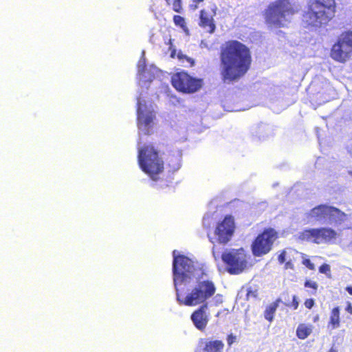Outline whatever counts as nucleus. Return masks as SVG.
Wrapping results in <instances>:
<instances>
[{
    "instance_id": "nucleus-15",
    "label": "nucleus",
    "mask_w": 352,
    "mask_h": 352,
    "mask_svg": "<svg viewBox=\"0 0 352 352\" xmlns=\"http://www.w3.org/2000/svg\"><path fill=\"white\" fill-rule=\"evenodd\" d=\"M330 206L327 204H320L313 208L308 213L307 217L316 221H326Z\"/></svg>"
},
{
    "instance_id": "nucleus-21",
    "label": "nucleus",
    "mask_w": 352,
    "mask_h": 352,
    "mask_svg": "<svg viewBox=\"0 0 352 352\" xmlns=\"http://www.w3.org/2000/svg\"><path fill=\"white\" fill-rule=\"evenodd\" d=\"M177 58L184 66L192 67L195 65V60L184 54L182 51L177 52Z\"/></svg>"
},
{
    "instance_id": "nucleus-16",
    "label": "nucleus",
    "mask_w": 352,
    "mask_h": 352,
    "mask_svg": "<svg viewBox=\"0 0 352 352\" xmlns=\"http://www.w3.org/2000/svg\"><path fill=\"white\" fill-rule=\"evenodd\" d=\"M329 209L327 220L330 224L341 225L347 220V214L338 208L331 206Z\"/></svg>"
},
{
    "instance_id": "nucleus-24",
    "label": "nucleus",
    "mask_w": 352,
    "mask_h": 352,
    "mask_svg": "<svg viewBox=\"0 0 352 352\" xmlns=\"http://www.w3.org/2000/svg\"><path fill=\"white\" fill-rule=\"evenodd\" d=\"M286 307L292 308L294 310H296L299 307V302L298 297L296 295L292 296V301L291 302L285 303Z\"/></svg>"
},
{
    "instance_id": "nucleus-18",
    "label": "nucleus",
    "mask_w": 352,
    "mask_h": 352,
    "mask_svg": "<svg viewBox=\"0 0 352 352\" xmlns=\"http://www.w3.org/2000/svg\"><path fill=\"white\" fill-rule=\"evenodd\" d=\"M223 348V342L221 340H215L206 342L203 351L204 352H222Z\"/></svg>"
},
{
    "instance_id": "nucleus-4",
    "label": "nucleus",
    "mask_w": 352,
    "mask_h": 352,
    "mask_svg": "<svg viewBox=\"0 0 352 352\" xmlns=\"http://www.w3.org/2000/svg\"><path fill=\"white\" fill-rule=\"evenodd\" d=\"M299 10L298 6L290 0H276L267 5L263 16L268 28L279 29L287 27L290 17Z\"/></svg>"
},
{
    "instance_id": "nucleus-12",
    "label": "nucleus",
    "mask_w": 352,
    "mask_h": 352,
    "mask_svg": "<svg viewBox=\"0 0 352 352\" xmlns=\"http://www.w3.org/2000/svg\"><path fill=\"white\" fill-rule=\"evenodd\" d=\"M217 6L215 3H212L210 11L202 9L199 12V25L206 30L209 34H212L216 30V25L214 17L217 14Z\"/></svg>"
},
{
    "instance_id": "nucleus-8",
    "label": "nucleus",
    "mask_w": 352,
    "mask_h": 352,
    "mask_svg": "<svg viewBox=\"0 0 352 352\" xmlns=\"http://www.w3.org/2000/svg\"><path fill=\"white\" fill-rule=\"evenodd\" d=\"M279 238L278 232L273 228H264L252 241L251 250L256 257L267 254L273 248L275 241Z\"/></svg>"
},
{
    "instance_id": "nucleus-5",
    "label": "nucleus",
    "mask_w": 352,
    "mask_h": 352,
    "mask_svg": "<svg viewBox=\"0 0 352 352\" xmlns=\"http://www.w3.org/2000/svg\"><path fill=\"white\" fill-rule=\"evenodd\" d=\"M138 162L140 169L154 181L160 179L159 175L164 170L163 158L152 144H145L138 149Z\"/></svg>"
},
{
    "instance_id": "nucleus-35",
    "label": "nucleus",
    "mask_w": 352,
    "mask_h": 352,
    "mask_svg": "<svg viewBox=\"0 0 352 352\" xmlns=\"http://www.w3.org/2000/svg\"><path fill=\"white\" fill-rule=\"evenodd\" d=\"M345 289L349 293V294L352 296V286L349 285L345 288Z\"/></svg>"
},
{
    "instance_id": "nucleus-36",
    "label": "nucleus",
    "mask_w": 352,
    "mask_h": 352,
    "mask_svg": "<svg viewBox=\"0 0 352 352\" xmlns=\"http://www.w3.org/2000/svg\"><path fill=\"white\" fill-rule=\"evenodd\" d=\"M327 352H338V351L336 349L331 347Z\"/></svg>"
},
{
    "instance_id": "nucleus-13",
    "label": "nucleus",
    "mask_w": 352,
    "mask_h": 352,
    "mask_svg": "<svg viewBox=\"0 0 352 352\" xmlns=\"http://www.w3.org/2000/svg\"><path fill=\"white\" fill-rule=\"evenodd\" d=\"M204 301L200 303L201 305L196 310H195L190 316V319L195 327L200 330L204 331L209 321L208 310V303Z\"/></svg>"
},
{
    "instance_id": "nucleus-32",
    "label": "nucleus",
    "mask_w": 352,
    "mask_h": 352,
    "mask_svg": "<svg viewBox=\"0 0 352 352\" xmlns=\"http://www.w3.org/2000/svg\"><path fill=\"white\" fill-rule=\"evenodd\" d=\"M286 252L285 250L282 251L281 253L278 256V261L280 264L285 262Z\"/></svg>"
},
{
    "instance_id": "nucleus-30",
    "label": "nucleus",
    "mask_w": 352,
    "mask_h": 352,
    "mask_svg": "<svg viewBox=\"0 0 352 352\" xmlns=\"http://www.w3.org/2000/svg\"><path fill=\"white\" fill-rule=\"evenodd\" d=\"M169 50L170 51V56L172 58H177V53L175 47L173 46L172 42L170 41Z\"/></svg>"
},
{
    "instance_id": "nucleus-25",
    "label": "nucleus",
    "mask_w": 352,
    "mask_h": 352,
    "mask_svg": "<svg viewBox=\"0 0 352 352\" xmlns=\"http://www.w3.org/2000/svg\"><path fill=\"white\" fill-rule=\"evenodd\" d=\"M319 272L321 274H324L327 276H330L331 275V267L329 264L323 263L319 267Z\"/></svg>"
},
{
    "instance_id": "nucleus-2",
    "label": "nucleus",
    "mask_w": 352,
    "mask_h": 352,
    "mask_svg": "<svg viewBox=\"0 0 352 352\" xmlns=\"http://www.w3.org/2000/svg\"><path fill=\"white\" fill-rule=\"evenodd\" d=\"M219 59L221 78L228 84L243 78L252 62L250 48L237 40H229L220 46Z\"/></svg>"
},
{
    "instance_id": "nucleus-23",
    "label": "nucleus",
    "mask_w": 352,
    "mask_h": 352,
    "mask_svg": "<svg viewBox=\"0 0 352 352\" xmlns=\"http://www.w3.org/2000/svg\"><path fill=\"white\" fill-rule=\"evenodd\" d=\"M305 287L312 289L311 294L315 295L317 292L318 285L316 282L310 280H306L304 283Z\"/></svg>"
},
{
    "instance_id": "nucleus-14",
    "label": "nucleus",
    "mask_w": 352,
    "mask_h": 352,
    "mask_svg": "<svg viewBox=\"0 0 352 352\" xmlns=\"http://www.w3.org/2000/svg\"><path fill=\"white\" fill-rule=\"evenodd\" d=\"M155 115L153 111L146 113L138 110V126L140 129L144 131L146 135L151 134L150 129L153 127Z\"/></svg>"
},
{
    "instance_id": "nucleus-31",
    "label": "nucleus",
    "mask_w": 352,
    "mask_h": 352,
    "mask_svg": "<svg viewBox=\"0 0 352 352\" xmlns=\"http://www.w3.org/2000/svg\"><path fill=\"white\" fill-rule=\"evenodd\" d=\"M236 340V337L234 335H233L232 333L228 335L227 342L229 346H230L234 342H235Z\"/></svg>"
},
{
    "instance_id": "nucleus-9",
    "label": "nucleus",
    "mask_w": 352,
    "mask_h": 352,
    "mask_svg": "<svg viewBox=\"0 0 352 352\" xmlns=\"http://www.w3.org/2000/svg\"><path fill=\"white\" fill-rule=\"evenodd\" d=\"M234 219L231 215H226L224 218L217 223L213 234L214 236L208 233L207 236L210 243L226 245L231 241L235 231Z\"/></svg>"
},
{
    "instance_id": "nucleus-7",
    "label": "nucleus",
    "mask_w": 352,
    "mask_h": 352,
    "mask_svg": "<svg viewBox=\"0 0 352 352\" xmlns=\"http://www.w3.org/2000/svg\"><path fill=\"white\" fill-rule=\"evenodd\" d=\"M330 57L339 63L352 58V30L342 32L330 49Z\"/></svg>"
},
{
    "instance_id": "nucleus-26",
    "label": "nucleus",
    "mask_w": 352,
    "mask_h": 352,
    "mask_svg": "<svg viewBox=\"0 0 352 352\" xmlns=\"http://www.w3.org/2000/svg\"><path fill=\"white\" fill-rule=\"evenodd\" d=\"M302 264L307 267L310 270H315L314 264L311 261V260L308 258H303L302 261Z\"/></svg>"
},
{
    "instance_id": "nucleus-19",
    "label": "nucleus",
    "mask_w": 352,
    "mask_h": 352,
    "mask_svg": "<svg viewBox=\"0 0 352 352\" xmlns=\"http://www.w3.org/2000/svg\"><path fill=\"white\" fill-rule=\"evenodd\" d=\"M312 331L313 327L311 324L300 323L296 328V336L300 340H305L311 334Z\"/></svg>"
},
{
    "instance_id": "nucleus-34",
    "label": "nucleus",
    "mask_w": 352,
    "mask_h": 352,
    "mask_svg": "<svg viewBox=\"0 0 352 352\" xmlns=\"http://www.w3.org/2000/svg\"><path fill=\"white\" fill-rule=\"evenodd\" d=\"M345 309L349 314H352V305L350 302H348Z\"/></svg>"
},
{
    "instance_id": "nucleus-28",
    "label": "nucleus",
    "mask_w": 352,
    "mask_h": 352,
    "mask_svg": "<svg viewBox=\"0 0 352 352\" xmlns=\"http://www.w3.org/2000/svg\"><path fill=\"white\" fill-rule=\"evenodd\" d=\"M257 296L256 290H252L250 287L248 289L246 294V299L249 300L250 298H256Z\"/></svg>"
},
{
    "instance_id": "nucleus-20",
    "label": "nucleus",
    "mask_w": 352,
    "mask_h": 352,
    "mask_svg": "<svg viewBox=\"0 0 352 352\" xmlns=\"http://www.w3.org/2000/svg\"><path fill=\"white\" fill-rule=\"evenodd\" d=\"M281 300L280 298H277L275 301L269 305L265 309L263 314L264 317L270 322L273 321L274 314Z\"/></svg>"
},
{
    "instance_id": "nucleus-17",
    "label": "nucleus",
    "mask_w": 352,
    "mask_h": 352,
    "mask_svg": "<svg viewBox=\"0 0 352 352\" xmlns=\"http://www.w3.org/2000/svg\"><path fill=\"white\" fill-rule=\"evenodd\" d=\"M340 326V309L339 307H333L330 312L327 327L333 330Z\"/></svg>"
},
{
    "instance_id": "nucleus-27",
    "label": "nucleus",
    "mask_w": 352,
    "mask_h": 352,
    "mask_svg": "<svg viewBox=\"0 0 352 352\" xmlns=\"http://www.w3.org/2000/svg\"><path fill=\"white\" fill-rule=\"evenodd\" d=\"M304 305L306 308L311 309L315 305V300L313 298H307L304 301Z\"/></svg>"
},
{
    "instance_id": "nucleus-22",
    "label": "nucleus",
    "mask_w": 352,
    "mask_h": 352,
    "mask_svg": "<svg viewBox=\"0 0 352 352\" xmlns=\"http://www.w3.org/2000/svg\"><path fill=\"white\" fill-rule=\"evenodd\" d=\"M173 22L176 26H179L182 29L186 28V24L185 22V19L183 16L180 15H175L173 16Z\"/></svg>"
},
{
    "instance_id": "nucleus-33",
    "label": "nucleus",
    "mask_w": 352,
    "mask_h": 352,
    "mask_svg": "<svg viewBox=\"0 0 352 352\" xmlns=\"http://www.w3.org/2000/svg\"><path fill=\"white\" fill-rule=\"evenodd\" d=\"M284 267H285V270H287V269L293 270L294 269V264L292 263V262L291 261H287V262H285Z\"/></svg>"
},
{
    "instance_id": "nucleus-11",
    "label": "nucleus",
    "mask_w": 352,
    "mask_h": 352,
    "mask_svg": "<svg viewBox=\"0 0 352 352\" xmlns=\"http://www.w3.org/2000/svg\"><path fill=\"white\" fill-rule=\"evenodd\" d=\"M337 232L331 228L322 227L305 229L299 233L301 241H309L316 244L329 243L337 238Z\"/></svg>"
},
{
    "instance_id": "nucleus-3",
    "label": "nucleus",
    "mask_w": 352,
    "mask_h": 352,
    "mask_svg": "<svg viewBox=\"0 0 352 352\" xmlns=\"http://www.w3.org/2000/svg\"><path fill=\"white\" fill-rule=\"evenodd\" d=\"M336 0H311L302 21L307 28L326 26L336 16Z\"/></svg>"
},
{
    "instance_id": "nucleus-29",
    "label": "nucleus",
    "mask_w": 352,
    "mask_h": 352,
    "mask_svg": "<svg viewBox=\"0 0 352 352\" xmlns=\"http://www.w3.org/2000/svg\"><path fill=\"white\" fill-rule=\"evenodd\" d=\"M204 0H192V3L190 5V8L192 10H195L199 8V3L204 2Z\"/></svg>"
},
{
    "instance_id": "nucleus-1",
    "label": "nucleus",
    "mask_w": 352,
    "mask_h": 352,
    "mask_svg": "<svg viewBox=\"0 0 352 352\" xmlns=\"http://www.w3.org/2000/svg\"><path fill=\"white\" fill-rule=\"evenodd\" d=\"M176 253V250L173 252V274L177 300L179 305L196 306L211 298L216 292V287L210 280L199 281L191 289H186L183 283L194 276V262L188 256Z\"/></svg>"
},
{
    "instance_id": "nucleus-10",
    "label": "nucleus",
    "mask_w": 352,
    "mask_h": 352,
    "mask_svg": "<svg viewBox=\"0 0 352 352\" xmlns=\"http://www.w3.org/2000/svg\"><path fill=\"white\" fill-rule=\"evenodd\" d=\"M173 87L182 94H194L202 87L203 80L190 76L186 72H179L171 77Z\"/></svg>"
},
{
    "instance_id": "nucleus-6",
    "label": "nucleus",
    "mask_w": 352,
    "mask_h": 352,
    "mask_svg": "<svg viewBox=\"0 0 352 352\" xmlns=\"http://www.w3.org/2000/svg\"><path fill=\"white\" fill-rule=\"evenodd\" d=\"M212 256L216 261L221 257L230 274L237 275L241 274L248 267V255L242 248L231 249L223 252L220 256L216 246L212 248Z\"/></svg>"
}]
</instances>
